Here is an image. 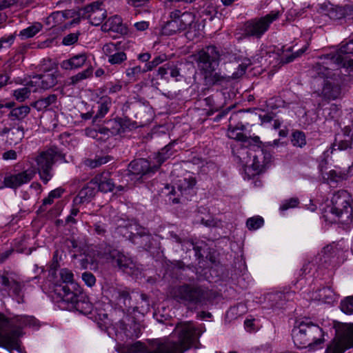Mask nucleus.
Here are the masks:
<instances>
[{
	"instance_id": "obj_1",
	"label": "nucleus",
	"mask_w": 353,
	"mask_h": 353,
	"mask_svg": "<svg viewBox=\"0 0 353 353\" xmlns=\"http://www.w3.org/2000/svg\"><path fill=\"white\" fill-rule=\"evenodd\" d=\"M223 54L214 46H209L199 51L197 54L196 61L198 66L203 72L205 79L210 84H216L225 85L232 79H238L243 76L250 64L243 63L239 65L237 71L234 72L232 77L223 75L219 72H216V67Z\"/></svg>"
},
{
	"instance_id": "obj_2",
	"label": "nucleus",
	"mask_w": 353,
	"mask_h": 353,
	"mask_svg": "<svg viewBox=\"0 0 353 353\" xmlns=\"http://www.w3.org/2000/svg\"><path fill=\"white\" fill-rule=\"evenodd\" d=\"M178 342L154 339L149 342L148 353H183L195 343L199 335L198 330L190 321L178 323L174 329Z\"/></svg>"
},
{
	"instance_id": "obj_3",
	"label": "nucleus",
	"mask_w": 353,
	"mask_h": 353,
	"mask_svg": "<svg viewBox=\"0 0 353 353\" xmlns=\"http://www.w3.org/2000/svg\"><path fill=\"white\" fill-rule=\"evenodd\" d=\"M13 321L19 328L23 326L34 325V319L31 316H17L11 321L0 313V344L8 350H16L21 353L18 340L19 330L14 327Z\"/></svg>"
},
{
	"instance_id": "obj_4",
	"label": "nucleus",
	"mask_w": 353,
	"mask_h": 353,
	"mask_svg": "<svg viewBox=\"0 0 353 353\" xmlns=\"http://www.w3.org/2000/svg\"><path fill=\"white\" fill-rule=\"evenodd\" d=\"M332 68L324 65L320 61L313 66L311 72L314 77V83H321L323 87L321 91H315L317 96H322L325 99L334 100L341 94V88L332 78Z\"/></svg>"
},
{
	"instance_id": "obj_5",
	"label": "nucleus",
	"mask_w": 353,
	"mask_h": 353,
	"mask_svg": "<svg viewBox=\"0 0 353 353\" xmlns=\"http://www.w3.org/2000/svg\"><path fill=\"white\" fill-rule=\"evenodd\" d=\"M172 297L185 305L201 306L206 304L210 296L209 290L196 284H183L175 287Z\"/></svg>"
},
{
	"instance_id": "obj_6",
	"label": "nucleus",
	"mask_w": 353,
	"mask_h": 353,
	"mask_svg": "<svg viewBox=\"0 0 353 353\" xmlns=\"http://www.w3.org/2000/svg\"><path fill=\"white\" fill-rule=\"evenodd\" d=\"M293 341L299 348L314 347L323 341V332L310 321H303L292 330Z\"/></svg>"
},
{
	"instance_id": "obj_7",
	"label": "nucleus",
	"mask_w": 353,
	"mask_h": 353,
	"mask_svg": "<svg viewBox=\"0 0 353 353\" xmlns=\"http://www.w3.org/2000/svg\"><path fill=\"white\" fill-rule=\"evenodd\" d=\"M63 159L64 155L57 147H52L39 152L34 158L37 164L35 170L38 171L40 179L44 184H47L52 178V166L56 161Z\"/></svg>"
},
{
	"instance_id": "obj_8",
	"label": "nucleus",
	"mask_w": 353,
	"mask_h": 353,
	"mask_svg": "<svg viewBox=\"0 0 353 353\" xmlns=\"http://www.w3.org/2000/svg\"><path fill=\"white\" fill-rule=\"evenodd\" d=\"M352 199L346 190H339L331 199L330 212L337 221L343 224H348L352 220Z\"/></svg>"
},
{
	"instance_id": "obj_9",
	"label": "nucleus",
	"mask_w": 353,
	"mask_h": 353,
	"mask_svg": "<svg viewBox=\"0 0 353 353\" xmlns=\"http://www.w3.org/2000/svg\"><path fill=\"white\" fill-rule=\"evenodd\" d=\"M97 256L101 260L108 261L115 260L119 268L128 274H135L137 270L136 263L132 259L117 250L113 249L110 245L101 244L97 250Z\"/></svg>"
},
{
	"instance_id": "obj_10",
	"label": "nucleus",
	"mask_w": 353,
	"mask_h": 353,
	"mask_svg": "<svg viewBox=\"0 0 353 353\" xmlns=\"http://www.w3.org/2000/svg\"><path fill=\"white\" fill-rule=\"evenodd\" d=\"M169 18L176 19L181 31L186 30L185 36L189 40H194L200 37V25L196 21L194 12L190 11L181 12L176 8L170 10Z\"/></svg>"
},
{
	"instance_id": "obj_11",
	"label": "nucleus",
	"mask_w": 353,
	"mask_h": 353,
	"mask_svg": "<svg viewBox=\"0 0 353 353\" xmlns=\"http://www.w3.org/2000/svg\"><path fill=\"white\" fill-rule=\"evenodd\" d=\"M350 348H353V323H345L336 330L325 353H344Z\"/></svg>"
},
{
	"instance_id": "obj_12",
	"label": "nucleus",
	"mask_w": 353,
	"mask_h": 353,
	"mask_svg": "<svg viewBox=\"0 0 353 353\" xmlns=\"http://www.w3.org/2000/svg\"><path fill=\"white\" fill-rule=\"evenodd\" d=\"M280 16L278 11H272L264 17L246 21L243 26V34L247 37L261 38L269 29L270 24Z\"/></svg>"
},
{
	"instance_id": "obj_13",
	"label": "nucleus",
	"mask_w": 353,
	"mask_h": 353,
	"mask_svg": "<svg viewBox=\"0 0 353 353\" xmlns=\"http://www.w3.org/2000/svg\"><path fill=\"white\" fill-rule=\"evenodd\" d=\"M59 276L62 283L55 284L54 292L60 299L59 301H71L81 292V288L74 282V274L71 270L67 268L61 269Z\"/></svg>"
},
{
	"instance_id": "obj_14",
	"label": "nucleus",
	"mask_w": 353,
	"mask_h": 353,
	"mask_svg": "<svg viewBox=\"0 0 353 353\" xmlns=\"http://www.w3.org/2000/svg\"><path fill=\"white\" fill-rule=\"evenodd\" d=\"M247 154L252 159V162L250 166L254 173L253 174H258L263 172L268 166L272 160V154L266 150L258 148L254 152H249L246 148H243L240 152L239 158L243 163H248L245 158L243 157Z\"/></svg>"
},
{
	"instance_id": "obj_15",
	"label": "nucleus",
	"mask_w": 353,
	"mask_h": 353,
	"mask_svg": "<svg viewBox=\"0 0 353 353\" xmlns=\"http://www.w3.org/2000/svg\"><path fill=\"white\" fill-rule=\"evenodd\" d=\"M158 170L157 165H151L145 159H139L132 161L128 165V175L134 183L141 182L143 178L150 176Z\"/></svg>"
},
{
	"instance_id": "obj_16",
	"label": "nucleus",
	"mask_w": 353,
	"mask_h": 353,
	"mask_svg": "<svg viewBox=\"0 0 353 353\" xmlns=\"http://www.w3.org/2000/svg\"><path fill=\"white\" fill-rule=\"evenodd\" d=\"M347 54L340 53L339 49L334 53L327 54L319 58V61L325 66L334 65L343 68L349 75L353 76V59H349Z\"/></svg>"
},
{
	"instance_id": "obj_17",
	"label": "nucleus",
	"mask_w": 353,
	"mask_h": 353,
	"mask_svg": "<svg viewBox=\"0 0 353 353\" xmlns=\"http://www.w3.org/2000/svg\"><path fill=\"white\" fill-rule=\"evenodd\" d=\"M36 174L35 168H31L15 174H8L3 179V187L17 189L23 184L29 183Z\"/></svg>"
},
{
	"instance_id": "obj_18",
	"label": "nucleus",
	"mask_w": 353,
	"mask_h": 353,
	"mask_svg": "<svg viewBox=\"0 0 353 353\" xmlns=\"http://www.w3.org/2000/svg\"><path fill=\"white\" fill-rule=\"evenodd\" d=\"M80 14L88 19L93 26H99L105 19L106 10L102 2L95 1L81 10Z\"/></svg>"
},
{
	"instance_id": "obj_19",
	"label": "nucleus",
	"mask_w": 353,
	"mask_h": 353,
	"mask_svg": "<svg viewBox=\"0 0 353 353\" xmlns=\"http://www.w3.org/2000/svg\"><path fill=\"white\" fill-rule=\"evenodd\" d=\"M92 65L89 60V56L85 52H81L72 56L70 58L63 60L60 63L61 69L65 70H77L83 66Z\"/></svg>"
},
{
	"instance_id": "obj_20",
	"label": "nucleus",
	"mask_w": 353,
	"mask_h": 353,
	"mask_svg": "<svg viewBox=\"0 0 353 353\" xmlns=\"http://www.w3.org/2000/svg\"><path fill=\"white\" fill-rule=\"evenodd\" d=\"M57 83V75L54 73L45 72L32 77L30 81L31 86H35L33 92L39 88L48 90L54 86Z\"/></svg>"
},
{
	"instance_id": "obj_21",
	"label": "nucleus",
	"mask_w": 353,
	"mask_h": 353,
	"mask_svg": "<svg viewBox=\"0 0 353 353\" xmlns=\"http://www.w3.org/2000/svg\"><path fill=\"white\" fill-rule=\"evenodd\" d=\"M66 304V307L75 308L81 313L87 314L91 312L92 304L88 301V297L82 293V290L75 296L72 300L68 301H60Z\"/></svg>"
},
{
	"instance_id": "obj_22",
	"label": "nucleus",
	"mask_w": 353,
	"mask_h": 353,
	"mask_svg": "<svg viewBox=\"0 0 353 353\" xmlns=\"http://www.w3.org/2000/svg\"><path fill=\"white\" fill-rule=\"evenodd\" d=\"M195 184V179L190 175H188L177 180L173 187L172 192L174 194L179 192L181 196L188 199L189 196L193 193V188Z\"/></svg>"
},
{
	"instance_id": "obj_23",
	"label": "nucleus",
	"mask_w": 353,
	"mask_h": 353,
	"mask_svg": "<svg viewBox=\"0 0 353 353\" xmlns=\"http://www.w3.org/2000/svg\"><path fill=\"white\" fill-rule=\"evenodd\" d=\"M91 181L95 189L98 188V190L101 192H108L114 190V183L108 172L97 174Z\"/></svg>"
},
{
	"instance_id": "obj_24",
	"label": "nucleus",
	"mask_w": 353,
	"mask_h": 353,
	"mask_svg": "<svg viewBox=\"0 0 353 353\" xmlns=\"http://www.w3.org/2000/svg\"><path fill=\"white\" fill-rule=\"evenodd\" d=\"M97 190L92 181L88 183L79 192L73 200L74 205H81L91 201L94 196Z\"/></svg>"
},
{
	"instance_id": "obj_25",
	"label": "nucleus",
	"mask_w": 353,
	"mask_h": 353,
	"mask_svg": "<svg viewBox=\"0 0 353 353\" xmlns=\"http://www.w3.org/2000/svg\"><path fill=\"white\" fill-rule=\"evenodd\" d=\"M8 134L7 142L9 145H17L19 143L24 137L23 127L18 125L17 127H12L10 128H4L1 132L0 135Z\"/></svg>"
},
{
	"instance_id": "obj_26",
	"label": "nucleus",
	"mask_w": 353,
	"mask_h": 353,
	"mask_svg": "<svg viewBox=\"0 0 353 353\" xmlns=\"http://www.w3.org/2000/svg\"><path fill=\"white\" fill-rule=\"evenodd\" d=\"M116 332L117 334H124L128 338H138L141 333L139 325L135 323L128 327L123 320L116 323Z\"/></svg>"
},
{
	"instance_id": "obj_27",
	"label": "nucleus",
	"mask_w": 353,
	"mask_h": 353,
	"mask_svg": "<svg viewBox=\"0 0 353 353\" xmlns=\"http://www.w3.org/2000/svg\"><path fill=\"white\" fill-rule=\"evenodd\" d=\"M112 299L117 302L121 307H128L130 303V296L129 292L121 288H111L110 289Z\"/></svg>"
},
{
	"instance_id": "obj_28",
	"label": "nucleus",
	"mask_w": 353,
	"mask_h": 353,
	"mask_svg": "<svg viewBox=\"0 0 353 353\" xmlns=\"http://www.w3.org/2000/svg\"><path fill=\"white\" fill-rule=\"evenodd\" d=\"M112 106V100L108 96L102 97L97 101V111L94 117H93L92 122L95 123L98 119L103 118L109 112Z\"/></svg>"
},
{
	"instance_id": "obj_29",
	"label": "nucleus",
	"mask_w": 353,
	"mask_h": 353,
	"mask_svg": "<svg viewBox=\"0 0 353 353\" xmlns=\"http://www.w3.org/2000/svg\"><path fill=\"white\" fill-rule=\"evenodd\" d=\"M291 296L290 292H277L269 294L268 299L271 303V306L274 309H281Z\"/></svg>"
},
{
	"instance_id": "obj_30",
	"label": "nucleus",
	"mask_w": 353,
	"mask_h": 353,
	"mask_svg": "<svg viewBox=\"0 0 353 353\" xmlns=\"http://www.w3.org/2000/svg\"><path fill=\"white\" fill-rule=\"evenodd\" d=\"M245 126L242 123H238L234 127H232L230 125L228 130L227 135L230 139L245 142L247 141V137L243 134Z\"/></svg>"
},
{
	"instance_id": "obj_31",
	"label": "nucleus",
	"mask_w": 353,
	"mask_h": 353,
	"mask_svg": "<svg viewBox=\"0 0 353 353\" xmlns=\"http://www.w3.org/2000/svg\"><path fill=\"white\" fill-rule=\"evenodd\" d=\"M314 297L322 302L330 303L335 301L336 294L330 287H325L316 292Z\"/></svg>"
},
{
	"instance_id": "obj_32",
	"label": "nucleus",
	"mask_w": 353,
	"mask_h": 353,
	"mask_svg": "<svg viewBox=\"0 0 353 353\" xmlns=\"http://www.w3.org/2000/svg\"><path fill=\"white\" fill-rule=\"evenodd\" d=\"M352 141V138L349 134H339L336 136L335 142L332 145V149L335 150V147H337L340 150H345L351 146Z\"/></svg>"
},
{
	"instance_id": "obj_33",
	"label": "nucleus",
	"mask_w": 353,
	"mask_h": 353,
	"mask_svg": "<svg viewBox=\"0 0 353 353\" xmlns=\"http://www.w3.org/2000/svg\"><path fill=\"white\" fill-rule=\"evenodd\" d=\"M30 108L28 105H21L13 108L10 112L8 117L12 121H21L23 120L30 113Z\"/></svg>"
},
{
	"instance_id": "obj_34",
	"label": "nucleus",
	"mask_w": 353,
	"mask_h": 353,
	"mask_svg": "<svg viewBox=\"0 0 353 353\" xmlns=\"http://www.w3.org/2000/svg\"><path fill=\"white\" fill-rule=\"evenodd\" d=\"M173 144L169 143L161 150L155 156V159L158 165V168L160 165L168 159L173 154L172 150Z\"/></svg>"
},
{
	"instance_id": "obj_35",
	"label": "nucleus",
	"mask_w": 353,
	"mask_h": 353,
	"mask_svg": "<svg viewBox=\"0 0 353 353\" xmlns=\"http://www.w3.org/2000/svg\"><path fill=\"white\" fill-rule=\"evenodd\" d=\"M57 95L56 94H50L47 97H44L40 99L35 101L32 106L36 108L39 111H41L43 110L46 109L50 105L54 104L57 101Z\"/></svg>"
},
{
	"instance_id": "obj_36",
	"label": "nucleus",
	"mask_w": 353,
	"mask_h": 353,
	"mask_svg": "<svg viewBox=\"0 0 353 353\" xmlns=\"http://www.w3.org/2000/svg\"><path fill=\"white\" fill-rule=\"evenodd\" d=\"M93 72V68L92 65H89L85 70L77 73V74L72 76L69 78V85H76L81 81L89 78L92 76Z\"/></svg>"
},
{
	"instance_id": "obj_37",
	"label": "nucleus",
	"mask_w": 353,
	"mask_h": 353,
	"mask_svg": "<svg viewBox=\"0 0 353 353\" xmlns=\"http://www.w3.org/2000/svg\"><path fill=\"white\" fill-rule=\"evenodd\" d=\"M41 28L42 25L40 23H34L32 26L21 30L19 36L21 39H29L37 34Z\"/></svg>"
},
{
	"instance_id": "obj_38",
	"label": "nucleus",
	"mask_w": 353,
	"mask_h": 353,
	"mask_svg": "<svg viewBox=\"0 0 353 353\" xmlns=\"http://www.w3.org/2000/svg\"><path fill=\"white\" fill-rule=\"evenodd\" d=\"M181 30L179 26V23L176 19H170L165 23L162 28V32L165 35H172Z\"/></svg>"
},
{
	"instance_id": "obj_39",
	"label": "nucleus",
	"mask_w": 353,
	"mask_h": 353,
	"mask_svg": "<svg viewBox=\"0 0 353 353\" xmlns=\"http://www.w3.org/2000/svg\"><path fill=\"white\" fill-rule=\"evenodd\" d=\"M9 284L10 288L7 294L12 293L13 296L17 297V301L19 303H22L23 300L21 296L22 286L21 283L15 281L12 276V282H10Z\"/></svg>"
},
{
	"instance_id": "obj_40",
	"label": "nucleus",
	"mask_w": 353,
	"mask_h": 353,
	"mask_svg": "<svg viewBox=\"0 0 353 353\" xmlns=\"http://www.w3.org/2000/svg\"><path fill=\"white\" fill-rule=\"evenodd\" d=\"M147 72L145 68H141L139 65L128 68L125 70V75L128 80L132 82H135L139 79V75L143 73Z\"/></svg>"
},
{
	"instance_id": "obj_41",
	"label": "nucleus",
	"mask_w": 353,
	"mask_h": 353,
	"mask_svg": "<svg viewBox=\"0 0 353 353\" xmlns=\"http://www.w3.org/2000/svg\"><path fill=\"white\" fill-rule=\"evenodd\" d=\"M327 177L323 175L324 179H326L328 182H339L344 179H346L347 174L341 171H337L335 170H331L329 172L326 173Z\"/></svg>"
},
{
	"instance_id": "obj_42",
	"label": "nucleus",
	"mask_w": 353,
	"mask_h": 353,
	"mask_svg": "<svg viewBox=\"0 0 353 353\" xmlns=\"http://www.w3.org/2000/svg\"><path fill=\"white\" fill-rule=\"evenodd\" d=\"M321 253V261L323 263L329 265L333 263V259L336 256V250L332 246L327 245L325 247Z\"/></svg>"
},
{
	"instance_id": "obj_43",
	"label": "nucleus",
	"mask_w": 353,
	"mask_h": 353,
	"mask_svg": "<svg viewBox=\"0 0 353 353\" xmlns=\"http://www.w3.org/2000/svg\"><path fill=\"white\" fill-rule=\"evenodd\" d=\"M291 142L294 146L303 148L306 145V137L303 132L296 130L292 134Z\"/></svg>"
},
{
	"instance_id": "obj_44",
	"label": "nucleus",
	"mask_w": 353,
	"mask_h": 353,
	"mask_svg": "<svg viewBox=\"0 0 353 353\" xmlns=\"http://www.w3.org/2000/svg\"><path fill=\"white\" fill-rule=\"evenodd\" d=\"M10 282H12V276L0 274V295H6L10 288Z\"/></svg>"
},
{
	"instance_id": "obj_45",
	"label": "nucleus",
	"mask_w": 353,
	"mask_h": 353,
	"mask_svg": "<svg viewBox=\"0 0 353 353\" xmlns=\"http://www.w3.org/2000/svg\"><path fill=\"white\" fill-rule=\"evenodd\" d=\"M71 13L70 10L57 11L53 12L50 16L49 20H52L54 25H59V23H61L63 20L68 18Z\"/></svg>"
},
{
	"instance_id": "obj_46",
	"label": "nucleus",
	"mask_w": 353,
	"mask_h": 353,
	"mask_svg": "<svg viewBox=\"0 0 353 353\" xmlns=\"http://www.w3.org/2000/svg\"><path fill=\"white\" fill-rule=\"evenodd\" d=\"M121 25V19L118 16H114L108 19L104 26L105 29L108 27V30L117 32L119 30V26Z\"/></svg>"
},
{
	"instance_id": "obj_47",
	"label": "nucleus",
	"mask_w": 353,
	"mask_h": 353,
	"mask_svg": "<svg viewBox=\"0 0 353 353\" xmlns=\"http://www.w3.org/2000/svg\"><path fill=\"white\" fill-rule=\"evenodd\" d=\"M263 223V219L259 216L249 218L246 222L247 227L250 230H255L260 228Z\"/></svg>"
},
{
	"instance_id": "obj_48",
	"label": "nucleus",
	"mask_w": 353,
	"mask_h": 353,
	"mask_svg": "<svg viewBox=\"0 0 353 353\" xmlns=\"http://www.w3.org/2000/svg\"><path fill=\"white\" fill-rule=\"evenodd\" d=\"M121 49V43H108L103 46V51L104 54L109 59L110 55H113L115 52Z\"/></svg>"
},
{
	"instance_id": "obj_49",
	"label": "nucleus",
	"mask_w": 353,
	"mask_h": 353,
	"mask_svg": "<svg viewBox=\"0 0 353 353\" xmlns=\"http://www.w3.org/2000/svg\"><path fill=\"white\" fill-rule=\"evenodd\" d=\"M30 92L29 88L23 87L14 90L13 95L17 101L22 102L29 97Z\"/></svg>"
},
{
	"instance_id": "obj_50",
	"label": "nucleus",
	"mask_w": 353,
	"mask_h": 353,
	"mask_svg": "<svg viewBox=\"0 0 353 353\" xmlns=\"http://www.w3.org/2000/svg\"><path fill=\"white\" fill-rule=\"evenodd\" d=\"M127 59L126 54L121 51V49L115 52L113 55H110L108 62L112 65H119L122 63Z\"/></svg>"
},
{
	"instance_id": "obj_51",
	"label": "nucleus",
	"mask_w": 353,
	"mask_h": 353,
	"mask_svg": "<svg viewBox=\"0 0 353 353\" xmlns=\"http://www.w3.org/2000/svg\"><path fill=\"white\" fill-rule=\"evenodd\" d=\"M63 193V190L61 188H56L53 190H52L48 197L45 198L43 200V205H50L53 203L54 199H57L61 197L62 194Z\"/></svg>"
},
{
	"instance_id": "obj_52",
	"label": "nucleus",
	"mask_w": 353,
	"mask_h": 353,
	"mask_svg": "<svg viewBox=\"0 0 353 353\" xmlns=\"http://www.w3.org/2000/svg\"><path fill=\"white\" fill-rule=\"evenodd\" d=\"M129 353H148V346L141 341H137L128 346Z\"/></svg>"
},
{
	"instance_id": "obj_53",
	"label": "nucleus",
	"mask_w": 353,
	"mask_h": 353,
	"mask_svg": "<svg viewBox=\"0 0 353 353\" xmlns=\"http://www.w3.org/2000/svg\"><path fill=\"white\" fill-rule=\"evenodd\" d=\"M109 129L111 130V135L119 134L123 132L121 121L119 119L110 120L107 123Z\"/></svg>"
},
{
	"instance_id": "obj_54",
	"label": "nucleus",
	"mask_w": 353,
	"mask_h": 353,
	"mask_svg": "<svg viewBox=\"0 0 353 353\" xmlns=\"http://www.w3.org/2000/svg\"><path fill=\"white\" fill-rule=\"evenodd\" d=\"M341 309L347 314H353V296L347 297L341 301Z\"/></svg>"
},
{
	"instance_id": "obj_55",
	"label": "nucleus",
	"mask_w": 353,
	"mask_h": 353,
	"mask_svg": "<svg viewBox=\"0 0 353 353\" xmlns=\"http://www.w3.org/2000/svg\"><path fill=\"white\" fill-rule=\"evenodd\" d=\"M15 34L5 35L0 39V50L3 48H9L15 40Z\"/></svg>"
},
{
	"instance_id": "obj_56",
	"label": "nucleus",
	"mask_w": 353,
	"mask_h": 353,
	"mask_svg": "<svg viewBox=\"0 0 353 353\" xmlns=\"http://www.w3.org/2000/svg\"><path fill=\"white\" fill-rule=\"evenodd\" d=\"M299 201L297 198H291L284 201L280 206V210L285 211L290 208H295L298 205Z\"/></svg>"
},
{
	"instance_id": "obj_57",
	"label": "nucleus",
	"mask_w": 353,
	"mask_h": 353,
	"mask_svg": "<svg viewBox=\"0 0 353 353\" xmlns=\"http://www.w3.org/2000/svg\"><path fill=\"white\" fill-rule=\"evenodd\" d=\"M165 60V57L157 56L152 61L148 62L144 68L146 72L152 70L158 65L161 63Z\"/></svg>"
},
{
	"instance_id": "obj_58",
	"label": "nucleus",
	"mask_w": 353,
	"mask_h": 353,
	"mask_svg": "<svg viewBox=\"0 0 353 353\" xmlns=\"http://www.w3.org/2000/svg\"><path fill=\"white\" fill-rule=\"evenodd\" d=\"M82 279L85 283L89 286L92 287L96 283V278L94 274L89 272H85L82 274Z\"/></svg>"
},
{
	"instance_id": "obj_59",
	"label": "nucleus",
	"mask_w": 353,
	"mask_h": 353,
	"mask_svg": "<svg viewBox=\"0 0 353 353\" xmlns=\"http://www.w3.org/2000/svg\"><path fill=\"white\" fill-rule=\"evenodd\" d=\"M79 34L70 33L63 37L62 43L64 46H71L78 41Z\"/></svg>"
},
{
	"instance_id": "obj_60",
	"label": "nucleus",
	"mask_w": 353,
	"mask_h": 353,
	"mask_svg": "<svg viewBox=\"0 0 353 353\" xmlns=\"http://www.w3.org/2000/svg\"><path fill=\"white\" fill-rule=\"evenodd\" d=\"M339 52L353 54V40L343 43L339 48Z\"/></svg>"
},
{
	"instance_id": "obj_61",
	"label": "nucleus",
	"mask_w": 353,
	"mask_h": 353,
	"mask_svg": "<svg viewBox=\"0 0 353 353\" xmlns=\"http://www.w3.org/2000/svg\"><path fill=\"white\" fill-rule=\"evenodd\" d=\"M329 17L332 19H339L344 17V11L341 8H336L330 10Z\"/></svg>"
},
{
	"instance_id": "obj_62",
	"label": "nucleus",
	"mask_w": 353,
	"mask_h": 353,
	"mask_svg": "<svg viewBox=\"0 0 353 353\" xmlns=\"http://www.w3.org/2000/svg\"><path fill=\"white\" fill-rule=\"evenodd\" d=\"M17 2L18 0H1L0 1V10L2 12V10L17 4Z\"/></svg>"
},
{
	"instance_id": "obj_63",
	"label": "nucleus",
	"mask_w": 353,
	"mask_h": 353,
	"mask_svg": "<svg viewBox=\"0 0 353 353\" xmlns=\"http://www.w3.org/2000/svg\"><path fill=\"white\" fill-rule=\"evenodd\" d=\"M17 158V154L16 151L10 150L3 153L2 159L6 161L15 160Z\"/></svg>"
},
{
	"instance_id": "obj_64",
	"label": "nucleus",
	"mask_w": 353,
	"mask_h": 353,
	"mask_svg": "<svg viewBox=\"0 0 353 353\" xmlns=\"http://www.w3.org/2000/svg\"><path fill=\"white\" fill-rule=\"evenodd\" d=\"M213 11V8L210 5H205L201 8L200 15L201 17H203L204 15L209 16V19H212V12Z\"/></svg>"
}]
</instances>
